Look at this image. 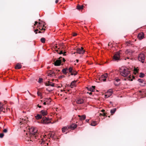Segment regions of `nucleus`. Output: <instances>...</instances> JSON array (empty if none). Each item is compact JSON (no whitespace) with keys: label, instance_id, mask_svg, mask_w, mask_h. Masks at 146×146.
<instances>
[{"label":"nucleus","instance_id":"f257e3e1","mask_svg":"<svg viewBox=\"0 0 146 146\" xmlns=\"http://www.w3.org/2000/svg\"><path fill=\"white\" fill-rule=\"evenodd\" d=\"M120 72L121 75L123 77H126L124 79V80L132 81L133 80V79L131 78V77H133V78H134L133 76L130 75V71L127 68H122L120 70Z\"/></svg>","mask_w":146,"mask_h":146},{"label":"nucleus","instance_id":"f03ea898","mask_svg":"<svg viewBox=\"0 0 146 146\" xmlns=\"http://www.w3.org/2000/svg\"><path fill=\"white\" fill-rule=\"evenodd\" d=\"M30 135L31 136L30 139L32 137L33 139H39V138L38 136V133L36 128L34 127H32L29 129Z\"/></svg>","mask_w":146,"mask_h":146},{"label":"nucleus","instance_id":"7ed1b4c3","mask_svg":"<svg viewBox=\"0 0 146 146\" xmlns=\"http://www.w3.org/2000/svg\"><path fill=\"white\" fill-rule=\"evenodd\" d=\"M51 120L48 117H43L41 121L38 122L39 123H42L44 124H47L51 122Z\"/></svg>","mask_w":146,"mask_h":146},{"label":"nucleus","instance_id":"20e7f679","mask_svg":"<svg viewBox=\"0 0 146 146\" xmlns=\"http://www.w3.org/2000/svg\"><path fill=\"white\" fill-rule=\"evenodd\" d=\"M138 58L139 61L143 63L145 59V55L141 53L139 54Z\"/></svg>","mask_w":146,"mask_h":146},{"label":"nucleus","instance_id":"39448f33","mask_svg":"<svg viewBox=\"0 0 146 146\" xmlns=\"http://www.w3.org/2000/svg\"><path fill=\"white\" fill-rule=\"evenodd\" d=\"M113 93V90L112 89H110L108 90L106 93L105 96V98H108Z\"/></svg>","mask_w":146,"mask_h":146},{"label":"nucleus","instance_id":"423d86ee","mask_svg":"<svg viewBox=\"0 0 146 146\" xmlns=\"http://www.w3.org/2000/svg\"><path fill=\"white\" fill-rule=\"evenodd\" d=\"M108 76L107 73H106L104 75H101L99 78V80L100 81L103 80L104 81H105L106 80V78Z\"/></svg>","mask_w":146,"mask_h":146},{"label":"nucleus","instance_id":"0eeeda50","mask_svg":"<svg viewBox=\"0 0 146 146\" xmlns=\"http://www.w3.org/2000/svg\"><path fill=\"white\" fill-rule=\"evenodd\" d=\"M77 53L80 54H83L84 52V50L83 48L81 47V48H78L76 49Z\"/></svg>","mask_w":146,"mask_h":146},{"label":"nucleus","instance_id":"6e6552de","mask_svg":"<svg viewBox=\"0 0 146 146\" xmlns=\"http://www.w3.org/2000/svg\"><path fill=\"white\" fill-rule=\"evenodd\" d=\"M120 54L119 52H117L113 56V59L115 60H119Z\"/></svg>","mask_w":146,"mask_h":146},{"label":"nucleus","instance_id":"1a4fd4ad","mask_svg":"<svg viewBox=\"0 0 146 146\" xmlns=\"http://www.w3.org/2000/svg\"><path fill=\"white\" fill-rule=\"evenodd\" d=\"M76 102L78 104H83L84 102V100L81 98H78L76 100Z\"/></svg>","mask_w":146,"mask_h":146},{"label":"nucleus","instance_id":"9d476101","mask_svg":"<svg viewBox=\"0 0 146 146\" xmlns=\"http://www.w3.org/2000/svg\"><path fill=\"white\" fill-rule=\"evenodd\" d=\"M45 85L47 86H51V87H54V84L51 82L48 81L45 83Z\"/></svg>","mask_w":146,"mask_h":146},{"label":"nucleus","instance_id":"9b49d317","mask_svg":"<svg viewBox=\"0 0 146 146\" xmlns=\"http://www.w3.org/2000/svg\"><path fill=\"white\" fill-rule=\"evenodd\" d=\"M45 85L47 86H51V87H54V84L51 82L48 81L45 83Z\"/></svg>","mask_w":146,"mask_h":146},{"label":"nucleus","instance_id":"f8f14e48","mask_svg":"<svg viewBox=\"0 0 146 146\" xmlns=\"http://www.w3.org/2000/svg\"><path fill=\"white\" fill-rule=\"evenodd\" d=\"M77 127V125L75 124H73L71 125L68 126L69 129H71L73 130Z\"/></svg>","mask_w":146,"mask_h":146},{"label":"nucleus","instance_id":"ddd939ff","mask_svg":"<svg viewBox=\"0 0 146 146\" xmlns=\"http://www.w3.org/2000/svg\"><path fill=\"white\" fill-rule=\"evenodd\" d=\"M40 113L41 115L43 116L47 115V112L46 110H42L40 111Z\"/></svg>","mask_w":146,"mask_h":146},{"label":"nucleus","instance_id":"4468645a","mask_svg":"<svg viewBox=\"0 0 146 146\" xmlns=\"http://www.w3.org/2000/svg\"><path fill=\"white\" fill-rule=\"evenodd\" d=\"M61 60H57L54 63V65L56 66H59L61 63Z\"/></svg>","mask_w":146,"mask_h":146},{"label":"nucleus","instance_id":"2eb2a0df","mask_svg":"<svg viewBox=\"0 0 146 146\" xmlns=\"http://www.w3.org/2000/svg\"><path fill=\"white\" fill-rule=\"evenodd\" d=\"M133 51L131 50L128 49L125 51V53L128 54L129 55H131L133 53Z\"/></svg>","mask_w":146,"mask_h":146},{"label":"nucleus","instance_id":"dca6fc26","mask_svg":"<svg viewBox=\"0 0 146 146\" xmlns=\"http://www.w3.org/2000/svg\"><path fill=\"white\" fill-rule=\"evenodd\" d=\"M95 86H92L91 87L87 88L88 90H89L91 92H94L95 90Z\"/></svg>","mask_w":146,"mask_h":146},{"label":"nucleus","instance_id":"f3484780","mask_svg":"<svg viewBox=\"0 0 146 146\" xmlns=\"http://www.w3.org/2000/svg\"><path fill=\"white\" fill-rule=\"evenodd\" d=\"M35 118L37 120L39 119L42 118V115L41 114H37L35 116Z\"/></svg>","mask_w":146,"mask_h":146},{"label":"nucleus","instance_id":"a211bd4d","mask_svg":"<svg viewBox=\"0 0 146 146\" xmlns=\"http://www.w3.org/2000/svg\"><path fill=\"white\" fill-rule=\"evenodd\" d=\"M76 81H73L72 82L70 85V86L72 88H73L76 86Z\"/></svg>","mask_w":146,"mask_h":146},{"label":"nucleus","instance_id":"6ab92c4d","mask_svg":"<svg viewBox=\"0 0 146 146\" xmlns=\"http://www.w3.org/2000/svg\"><path fill=\"white\" fill-rule=\"evenodd\" d=\"M144 37V35L143 33H140L138 35V38L139 39H143Z\"/></svg>","mask_w":146,"mask_h":146},{"label":"nucleus","instance_id":"aec40b11","mask_svg":"<svg viewBox=\"0 0 146 146\" xmlns=\"http://www.w3.org/2000/svg\"><path fill=\"white\" fill-rule=\"evenodd\" d=\"M114 80H115V81L114 82V84L116 86H117V85H119V83H118L117 84H116L115 82H117V83L119 82V81H120V79L118 78H116Z\"/></svg>","mask_w":146,"mask_h":146},{"label":"nucleus","instance_id":"412c9836","mask_svg":"<svg viewBox=\"0 0 146 146\" xmlns=\"http://www.w3.org/2000/svg\"><path fill=\"white\" fill-rule=\"evenodd\" d=\"M138 81L139 82L142 84H141V86H144L145 85V83L144 82V80L143 79L140 78L138 79Z\"/></svg>","mask_w":146,"mask_h":146},{"label":"nucleus","instance_id":"4be33fe9","mask_svg":"<svg viewBox=\"0 0 146 146\" xmlns=\"http://www.w3.org/2000/svg\"><path fill=\"white\" fill-rule=\"evenodd\" d=\"M44 101H46V102L47 104H49L51 102L50 98H46Z\"/></svg>","mask_w":146,"mask_h":146},{"label":"nucleus","instance_id":"5701e85b","mask_svg":"<svg viewBox=\"0 0 146 146\" xmlns=\"http://www.w3.org/2000/svg\"><path fill=\"white\" fill-rule=\"evenodd\" d=\"M22 67V65L21 64L18 63L15 66V68L16 69H20Z\"/></svg>","mask_w":146,"mask_h":146},{"label":"nucleus","instance_id":"b1692460","mask_svg":"<svg viewBox=\"0 0 146 146\" xmlns=\"http://www.w3.org/2000/svg\"><path fill=\"white\" fill-rule=\"evenodd\" d=\"M46 90L49 92L52 91L54 89V87H49L46 88Z\"/></svg>","mask_w":146,"mask_h":146},{"label":"nucleus","instance_id":"393cba45","mask_svg":"<svg viewBox=\"0 0 146 146\" xmlns=\"http://www.w3.org/2000/svg\"><path fill=\"white\" fill-rule=\"evenodd\" d=\"M78 116L80 117V119L81 120H84L86 118V116L85 115L82 116L78 115Z\"/></svg>","mask_w":146,"mask_h":146},{"label":"nucleus","instance_id":"a878e982","mask_svg":"<svg viewBox=\"0 0 146 146\" xmlns=\"http://www.w3.org/2000/svg\"><path fill=\"white\" fill-rule=\"evenodd\" d=\"M27 122V121L25 119H20V123H21V125L23 123H26Z\"/></svg>","mask_w":146,"mask_h":146},{"label":"nucleus","instance_id":"bb28decb","mask_svg":"<svg viewBox=\"0 0 146 146\" xmlns=\"http://www.w3.org/2000/svg\"><path fill=\"white\" fill-rule=\"evenodd\" d=\"M68 129H69L68 128V126L65 127H64L62 129V132L63 133L65 132V131L68 130Z\"/></svg>","mask_w":146,"mask_h":146},{"label":"nucleus","instance_id":"cd10ccee","mask_svg":"<svg viewBox=\"0 0 146 146\" xmlns=\"http://www.w3.org/2000/svg\"><path fill=\"white\" fill-rule=\"evenodd\" d=\"M68 70V69L67 68H66L63 69L62 70V73L65 74H66L68 72H67V71Z\"/></svg>","mask_w":146,"mask_h":146},{"label":"nucleus","instance_id":"c85d7f7f","mask_svg":"<svg viewBox=\"0 0 146 146\" xmlns=\"http://www.w3.org/2000/svg\"><path fill=\"white\" fill-rule=\"evenodd\" d=\"M90 125L92 126H95L97 125L96 121H92L90 123Z\"/></svg>","mask_w":146,"mask_h":146},{"label":"nucleus","instance_id":"c756f323","mask_svg":"<svg viewBox=\"0 0 146 146\" xmlns=\"http://www.w3.org/2000/svg\"><path fill=\"white\" fill-rule=\"evenodd\" d=\"M84 6L82 5L81 6L80 5H78L77 6V8L78 10H80L83 9Z\"/></svg>","mask_w":146,"mask_h":146},{"label":"nucleus","instance_id":"7c9ffc66","mask_svg":"<svg viewBox=\"0 0 146 146\" xmlns=\"http://www.w3.org/2000/svg\"><path fill=\"white\" fill-rule=\"evenodd\" d=\"M42 23H43V27H44L45 24H44V22L43 23V22L42 21H41L40 22H39L38 23V27L39 26H42Z\"/></svg>","mask_w":146,"mask_h":146},{"label":"nucleus","instance_id":"2f4dec72","mask_svg":"<svg viewBox=\"0 0 146 146\" xmlns=\"http://www.w3.org/2000/svg\"><path fill=\"white\" fill-rule=\"evenodd\" d=\"M3 104L0 102V111H3V112H4V111H3Z\"/></svg>","mask_w":146,"mask_h":146},{"label":"nucleus","instance_id":"473e14b6","mask_svg":"<svg viewBox=\"0 0 146 146\" xmlns=\"http://www.w3.org/2000/svg\"><path fill=\"white\" fill-rule=\"evenodd\" d=\"M116 110V108H114L113 109L111 110L110 111V112L111 114H113L114 113Z\"/></svg>","mask_w":146,"mask_h":146},{"label":"nucleus","instance_id":"72a5a7b5","mask_svg":"<svg viewBox=\"0 0 146 146\" xmlns=\"http://www.w3.org/2000/svg\"><path fill=\"white\" fill-rule=\"evenodd\" d=\"M77 74V72L76 71H75L74 70H73V72L71 73V75H74V76L76 75Z\"/></svg>","mask_w":146,"mask_h":146},{"label":"nucleus","instance_id":"f704fd0d","mask_svg":"<svg viewBox=\"0 0 146 146\" xmlns=\"http://www.w3.org/2000/svg\"><path fill=\"white\" fill-rule=\"evenodd\" d=\"M41 42L42 43H44L45 42V39L44 38H41L40 39Z\"/></svg>","mask_w":146,"mask_h":146},{"label":"nucleus","instance_id":"c9c22d12","mask_svg":"<svg viewBox=\"0 0 146 146\" xmlns=\"http://www.w3.org/2000/svg\"><path fill=\"white\" fill-rule=\"evenodd\" d=\"M68 70H69L70 72L71 73L72 72H73V71L74 70H73L72 68L71 67H70L68 69Z\"/></svg>","mask_w":146,"mask_h":146},{"label":"nucleus","instance_id":"e433bc0d","mask_svg":"<svg viewBox=\"0 0 146 146\" xmlns=\"http://www.w3.org/2000/svg\"><path fill=\"white\" fill-rule=\"evenodd\" d=\"M66 53V52H63V51L62 50H61L60 52L59 53V54H63V55H66L65 53Z\"/></svg>","mask_w":146,"mask_h":146},{"label":"nucleus","instance_id":"4c0bfd02","mask_svg":"<svg viewBox=\"0 0 146 146\" xmlns=\"http://www.w3.org/2000/svg\"><path fill=\"white\" fill-rule=\"evenodd\" d=\"M145 76V74L142 73H140L139 74V77L141 78H143Z\"/></svg>","mask_w":146,"mask_h":146},{"label":"nucleus","instance_id":"58836bf2","mask_svg":"<svg viewBox=\"0 0 146 146\" xmlns=\"http://www.w3.org/2000/svg\"><path fill=\"white\" fill-rule=\"evenodd\" d=\"M43 81V79L42 78H39V80L38 81V82L39 83H41Z\"/></svg>","mask_w":146,"mask_h":146},{"label":"nucleus","instance_id":"ea45409f","mask_svg":"<svg viewBox=\"0 0 146 146\" xmlns=\"http://www.w3.org/2000/svg\"><path fill=\"white\" fill-rule=\"evenodd\" d=\"M53 71H50V72L48 73V76H51L52 74L53 73Z\"/></svg>","mask_w":146,"mask_h":146},{"label":"nucleus","instance_id":"a19ab883","mask_svg":"<svg viewBox=\"0 0 146 146\" xmlns=\"http://www.w3.org/2000/svg\"><path fill=\"white\" fill-rule=\"evenodd\" d=\"M37 95L39 96H41V93H40V92H37Z\"/></svg>","mask_w":146,"mask_h":146},{"label":"nucleus","instance_id":"79ce46f5","mask_svg":"<svg viewBox=\"0 0 146 146\" xmlns=\"http://www.w3.org/2000/svg\"><path fill=\"white\" fill-rule=\"evenodd\" d=\"M4 134L3 133H0V137L1 138H2L4 136Z\"/></svg>","mask_w":146,"mask_h":146},{"label":"nucleus","instance_id":"37998d69","mask_svg":"<svg viewBox=\"0 0 146 146\" xmlns=\"http://www.w3.org/2000/svg\"><path fill=\"white\" fill-rule=\"evenodd\" d=\"M41 142V144H44V141L42 139H41V141H40Z\"/></svg>","mask_w":146,"mask_h":146},{"label":"nucleus","instance_id":"c03bdc74","mask_svg":"<svg viewBox=\"0 0 146 146\" xmlns=\"http://www.w3.org/2000/svg\"><path fill=\"white\" fill-rule=\"evenodd\" d=\"M3 131L4 133H6L7 132V129H4V130H3Z\"/></svg>","mask_w":146,"mask_h":146},{"label":"nucleus","instance_id":"a18cd8bd","mask_svg":"<svg viewBox=\"0 0 146 146\" xmlns=\"http://www.w3.org/2000/svg\"><path fill=\"white\" fill-rule=\"evenodd\" d=\"M134 71L135 72H136V73H137L138 72L137 70L136 69H135Z\"/></svg>","mask_w":146,"mask_h":146},{"label":"nucleus","instance_id":"49530a36","mask_svg":"<svg viewBox=\"0 0 146 146\" xmlns=\"http://www.w3.org/2000/svg\"><path fill=\"white\" fill-rule=\"evenodd\" d=\"M38 29H36V30H35L34 31V32L35 33V34H37V32H36L37 31H38Z\"/></svg>","mask_w":146,"mask_h":146},{"label":"nucleus","instance_id":"de8ad7c7","mask_svg":"<svg viewBox=\"0 0 146 146\" xmlns=\"http://www.w3.org/2000/svg\"><path fill=\"white\" fill-rule=\"evenodd\" d=\"M37 23H38V22L37 21H35V24H34V25L35 26Z\"/></svg>","mask_w":146,"mask_h":146},{"label":"nucleus","instance_id":"09e8293b","mask_svg":"<svg viewBox=\"0 0 146 146\" xmlns=\"http://www.w3.org/2000/svg\"><path fill=\"white\" fill-rule=\"evenodd\" d=\"M43 104L44 105H46V104H47V102H46V101H45L44 103H43Z\"/></svg>","mask_w":146,"mask_h":146},{"label":"nucleus","instance_id":"8fccbe9b","mask_svg":"<svg viewBox=\"0 0 146 146\" xmlns=\"http://www.w3.org/2000/svg\"><path fill=\"white\" fill-rule=\"evenodd\" d=\"M77 35V34L76 33H74L73 34V36H75Z\"/></svg>","mask_w":146,"mask_h":146},{"label":"nucleus","instance_id":"3c124183","mask_svg":"<svg viewBox=\"0 0 146 146\" xmlns=\"http://www.w3.org/2000/svg\"><path fill=\"white\" fill-rule=\"evenodd\" d=\"M87 93H88L90 95H91L92 94V93L91 92H87Z\"/></svg>","mask_w":146,"mask_h":146},{"label":"nucleus","instance_id":"603ef678","mask_svg":"<svg viewBox=\"0 0 146 146\" xmlns=\"http://www.w3.org/2000/svg\"><path fill=\"white\" fill-rule=\"evenodd\" d=\"M61 58L62 59H63V62H64L65 61V59H64V58Z\"/></svg>","mask_w":146,"mask_h":146},{"label":"nucleus","instance_id":"864d4df0","mask_svg":"<svg viewBox=\"0 0 146 146\" xmlns=\"http://www.w3.org/2000/svg\"><path fill=\"white\" fill-rule=\"evenodd\" d=\"M58 0H56V1H55V3H58Z\"/></svg>","mask_w":146,"mask_h":146},{"label":"nucleus","instance_id":"5fc2aeb1","mask_svg":"<svg viewBox=\"0 0 146 146\" xmlns=\"http://www.w3.org/2000/svg\"><path fill=\"white\" fill-rule=\"evenodd\" d=\"M39 29H40L39 28ZM40 30H45V29H44L43 28V27H42L41 29H40Z\"/></svg>","mask_w":146,"mask_h":146},{"label":"nucleus","instance_id":"6e6d98bb","mask_svg":"<svg viewBox=\"0 0 146 146\" xmlns=\"http://www.w3.org/2000/svg\"><path fill=\"white\" fill-rule=\"evenodd\" d=\"M38 107L40 108L41 107V106H39L38 105Z\"/></svg>","mask_w":146,"mask_h":146},{"label":"nucleus","instance_id":"4d7b16f0","mask_svg":"<svg viewBox=\"0 0 146 146\" xmlns=\"http://www.w3.org/2000/svg\"><path fill=\"white\" fill-rule=\"evenodd\" d=\"M76 62L78 63V62L79 60L78 59H77L76 60Z\"/></svg>","mask_w":146,"mask_h":146},{"label":"nucleus","instance_id":"13d9d810","mask_svg":"<svg viewBox=\"0 0 146 146\" xmlns=\"http://www.w3.org/2000/svg\"><path fill=\"white\" fill-rule=\"evenodd\" d=\"M89 121V119H86V121H87V122H88Z\"/></svg>","mask_w":146,"mask_h":146},{"label":"nucleus","instance_id":"bf43d9fd","mask_svg":"<svg viewBox=\"0 0 146 146\" xmlns=\"http://www.w3.org/2000/svg\"><path fill=\"white\" fill-rule=\"evenodd\" d=\"M129 42H126V44H129Z\"/></svg>","mask_w":146,"mask_h":146},{"label":"nucleus","instance_id":"052dcab7","mask_svg":"<svg viewBox=\"0 0 146 146\" xmlns=\"http://www.w3.org/2000/svg\"><path fill=\"white\" fill-rule=\"evenodd\" d=\"M102 115H103V116H105V113H104L103 114V115L102 114Z\"/></svg>","mask_w":146,"mask_h":146},{"label":"nucleus","instance_id":"680f3d73","mask_svg":"<svg viewBox=\"0 0 146 146\" xmlns=\"http://www.w3.org/2000/svg\"><path fill=\"white\" fill-rule=\"evenodd\" d=\"M102 111L103 112H104V111H105V110H102Z\"/></svg>","mask_w":146,"mask_h":146},{"label":"nucleus","instance_id":"e2e57ef3","mask_svg":"<svg viewBox=\"0 0 146 146\" xmlns=\"http://www.w3.org/2000/svg\"><path fill=\"white\" fill-rule=\"evenodd\" d=\"M63 90H61V92H63Z\"/></svg>","mask_w":146,"mask_h":146},{"label":"nucleus","instance_id":"0e129e2a","mask_svg":"<svg viewBox=\"0 0 146 146\" xmlns=\"http://www.w3.org/2000/svg\"><path fill=\"white\" fill-rule=\"evenodd\" d=\"M38 33H41V32L40 31H39Z\"/></svg>","mask_w":146,"mask_h":146},{"label":"nucleus","instance_id":"69168bd1","mask_svg":"<svg viewBox=\"0 0 146 146\" xmlns=\"http://www.w3.org/2000/svg\"><path fill=\"white\" fill-rule=\"evenodd\" d=\"M127 58L129 59V57H128Z\"/></svg>","mask_w":146,"mask_h":146},{"label":"nucleus","instance_id":"338daca9","mask_svg":"<svg viewBox=\"0 0 146 146\" xmlns=\"http://www.w3.org/2000/svg\"><path fill=\"white\" fill-rule=\"evenodd\" d=\"M46 144L48 145V143H46Z\"/></svg>","mask_w":146,"mask_h":146}]
</instances>
